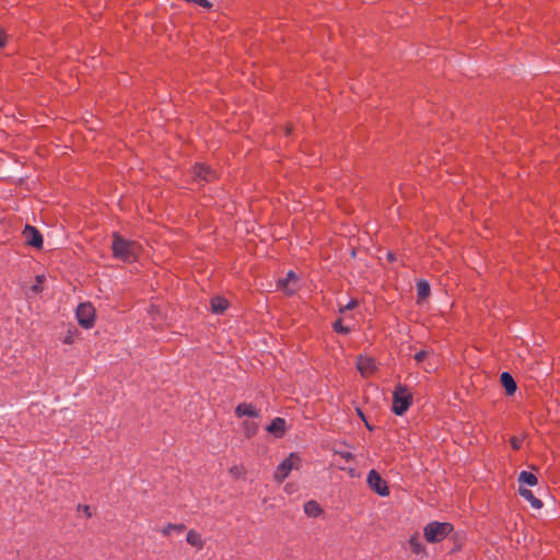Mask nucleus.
Wrapping results in <instances>:
<instances>
[{"label": "nucleus", "mask_w": 560, "mask_h": 560, "mask_svg": "<svg viewBox=\"0 0 560 560\" xmlns=\"http://www.w3.org/2000/svg\"><path fill=\"white\" fill-rule=\"evenodd\" d=\"M140 246L133 242L121 237L118 233L113 235L112 250L113 256L125 262H132L137 258Z\"/></svg>", "instance_id": "nucleus-1"}, {"label": "nucleus", "mask_w": 560, "mask_h": 560, "mask_svg": "<svg viewBox=\"0 0 560 560\" xmlns=\"http://www.w3.org/2000/svg\"><path fill=\"white\" fill-rule=\"evenodd\" d=\"M454 526L448 522H431L423 528L424 539L430 544L440 542L445 539L452 532Z\"/></svg>", "instance_id": "nucleus-2"}, {"label": "nucleus", "mask_w": 560, "mask_h": 560, "mask_svg": "<svg viewBox=\"0 0 560 560\" xmlns=\"http://www.w3.org/2000/svg\"><path fill=\"white\" fill-rule=\"evenodd\" d=\"M412 404V395L408 388L402 385L395 387L393 393V406L392 410L397 416H402Z\"/></svg>", "instance_id": "nucleus-3"}, {"label": "nucleus", "mask_w": 560, "mask_h": 560, "mask_svg": "<svg viewBox=\"0 0 560 560\" xmlns=\"http://www.w3.org/2000/svg\"><path fill=\"white\" fill-rule=\"evenodd\" d=\"M77 319L79 324L85 328H92L95 323V308L92 303H80L77 308Z\"/></svg>", "instance_id": "nucleus-4"}, {"label": "nucleus", "mask_w": 560, "mask_h": 560, "mask_svg": "<svg viewBox=\"0 0 560 560\" xmlns=\"http://www.w3.org/2000/svg\"><path fill=\"white\" fill-rule=\"evenodd\" d=\"M300 465V457L295 453H291L276 469L275 479L282 482L292 469Z\"/></svg>", "instance_id": "nucleus-5"}, {"label": "nucleus", "mask_w": 560, "mask_h": 560, "mask_svg": "<svg viewBox=\"0 0 560 560\" xmlns=\"http://www.w3.org/2000/svg\"><path fill=\"white\" fill-rule=\"evenodd\" d=\"M368 486L371 490L376 492L381 497L389 495V488L386 480L374 469L370 470L366 478Z\"/></svg>", "instance_id": "nucleus-6"}, {"label": "nucleus", "mask_w": 560, "mask_h": 560, "mask_svg": "<svg viewBox=\"0 0 560 560\" xmlns=\"http://www.w3.org/2000/svg\"><path fill=\"white\" fill-rule=\"evenodd\" d=\"M22 234L26 245L37 249L43 247V235L35 226L25 225Z\"/></svg>", "instance_id": "nucleus-7"}, {"label": "nucleus", "mask_w": 560, "mask_h": 560, "mask_svg": "<svg viewBox=\"0 0 560 560\" xmlns=\"http://www.w3.org/2000/svg\"><path fill=\"white\" fill-rule=\"evenodd\" d=\"M357 369L363 377L371 376L376 370L374 359L359 355L357 359Z\"/></svg>", "instance_id": "nucleus-8"}, {"label": "nucleus", "mask_w": 560, "mask_h": 560, "mask_svg": "<svg viewBox=\"0 0 560 560\" xmlns=\"http://www.w3.org/2000/svg\"><path fill=\"white\" fill-rule=\"evenodd\" d=\"M298 276L294 271H289L284 279L279 280L278 285L289 295L295 293L298 287Z\"/></svg>", "instance_id": "nucleus-9"}, {"label": "nucleus", "mask_w": 560, "mask_h": 560, "mask_svg": "<svg viewBox=\"0 0 560 560\" xmlns=\"http://www.w3.org/2000/svg\"><path fill=\"white\" fill-rule=\"evenodd\" d=\"M191 173L196 179L210 182L214 178L213 171L208 165L205 164H196L192 167Z\"/></svg>", "instance_id": "nucleus-10"}, {"label": "nucleus", "mask_w": 560, "mask_h": 560, "mask_svg": "<svg viewBox=\"0 0 560 560\" xmlns=\"http://www.w3.org/2000/svg\"><path fill=\"white\" fill-rule=\"evenodd\" d=\"M267 431L276 438H282L287 432V423L283 418H275L267 427Z\"/></svg>", "instance_id": "nucleus-11"}, {"label": "nucleus", "mask_w": 560, "mask_h": 560, "mask_svg": "<svg viewBox=\"0 0 560 560\" xmlns=\"http://www.w3.org/2000/svg\"><path fill=\"white\" fill-rule=\"evenodd\" d=\"M235 416L237 418H242L244 416H248L252 418H258L259 410L252 404L242 402V404H238L237 407L235 408Z\"/></svg>", "instance_id": "nucleus-12"}, {"label": "nucleus", "mask_w": 560, "mask_h": 560, "mask_svg": "<svg viewBox=\"0 0 560 560\" xmlns=\"http://www.w3.org/2000/svg\"><path fill=\"white\" fill-rule=\"evenodd\" d=\"M186 541H187L188 545H190L191 547L196 548L197 550H201L205 547L203 538L195 529H189L187 532Z\"/></svg>", "instance_id": "nucleus-13"}, {"label": "nucleus", "mask_w": 560, "mask_h": 560, "mask_svg": "<svg viewBox=\"0 0 560 560\" xmlns=\"http://www.w3.org/2000/svg\"><path fill=\"white\" fill-rule=\"evenodd\" d=\"M518 493L526 501H528L534 509L538 510V509H540L542 506V502L534 495L532 490L523 488L522 486H520Z\"/></svg>", "instance_id": "nucleus-14"}, {"label": "nucleus", "mask_w": 560, "mask_h": 560, "mask_svg": "<svg viewBox=\"0 0 560 560\" xmlns=\"http://www.w3.org/2000/svg\"><path fill=\"white\" fill-rule=\"evenodd\" d=\"M500 381L508 395H513L516 392V383L510 373L503 372L501 374Z\"/></svg>", "instance_id": "nucleus-15"}, {"label": "nucleus", "mask_w": 560, "mask_h": 560, "mask_svg": "<svg viewBox=\"0 0 560 560\" xmlns=\"http://www.w3.org/2000/svg\"><path fill=\"white\" fill-rule=\"evenodd\" d=\"M211 311L215 314H222L229 306V302L226 299L222 296H214L210 301Z\"/></svg>", "instance_id": "nucleus-16"}, {"label": "nucleus", "mask_w": 560, "mask_h": 560, "mask_svg": "<svg viewBox=\"0 0 560 560\" xmlns=\"http://www.w3.org/2000/svg\"><path fill=\"white\" fill-rule=\"evenodd\" d=\"M431 293L430 284L425 280H420L417 282V298L418 302L425 301Z\"/></svg>", "instance_id": "nucleus-17"}, {"label": "nucleus", "mask_w": 560, "mask_h": 560, "mask_svg": "<svg viewBox=\"0 0 560 560\" xmlns=\"http://www.w3.org/2000/svg\"><path fill=\"white\" fill-rule=\"evenodd\" d=\"M409 546H410L411 551L416 555H419L422 552L425 553V548L422 545V542L420 541V536H419V533H417V532L411 535V537L409 539Z\"/></svg>", "instance_id": "nucleus-18"}, {"label": "nucleus", "mask_w": 560, "mask_h": 560, "mask_svg": "<svg viewBox=\"0 0 560 560\" xmlns=\"http://www.w3.org/2000/svg\"><path fill=\"white\" fill-rule=\"evenodd\" d=\"M244 434L247 439L253 438L258 432V423L252 420H245L242 424Z\"/></svg>", "instance_id": "nucleus-19"}, {"label": "nucleus", "mask_w": 560, "mask_h": 560, "mask_svg": "<svg viewBox=\"0 0 560 560\" xmlns=\"http://www.w3.org/2000/svg\"><path fill=\"white\" fill-rule=\"evenodd\" d=\"M304 512L308 516L316 517L322 513V509L316 501L311 500L304 504Z\"/></svg>", "instance_id": "nucleus-20"}, {"label": "nucleus", "mask_w": 560, "mask_h": 560, "mask_svg": "<svg viewBox=\"0 0 560 560\" xmlns=\"http://www.w3.org/2000/svg\"><path fill=\"white\" fill-rule=\"evenodd\" d=\"M537 477L533 472L524 470L518 475V482L521 485L524 483L528 486H535L537 485Z\"/></svg>", "instance_id": "nucleus-21"}, {"label": "nucleus", "mask_w": 560, "mask_h": 560, "mask_svg": "<svg viewBox=\"0 0 560 560\" xmlns=\"http://www.w3.org/2000/svg\"><path fill=\"white\" fill-rule=\"evenodd\" d=\"M332 327H334V330H335L336 332H338V334H348V332L350 331V329H349L348 327H345V326L342 325V320H341V318L337 319V320L334 323Z\"/></svg>", "instance_id": "nucleus-22"}, {"label": "nucleus", "mask_w": 560, "mask_h": 560, "mask_svg": "<svg viewBox=\"0 0 560 560\" xmlns=\"http://www.w3.org/2000/svg\"><path fill=\"white\" fill-rule=\"evenodd\" d=\"M45 281V276L44 275H39V276H36V284H34L32 287V291L35 292V293H40L43 291V282Z\"/></svg>", "instance_id": "nucleus-23"}, {"label": "nucleus", "mask_w": 560, "mask_h": 560, "mask_svg": "<svg viewBox=\"0 0 560 560\" xmlns=\"http://www.w3.org/2000/svg\"><path fill=\"white\" fill-rule=\"evenodd\" d=\"M358 305H359L358 300H355V299H351V300L349 301V303H348V304H346L345 306H340L339 312H340V313H343V312H345V311H347V310H353V308H355Z\"/></svg>", "instance_id": "nucleus-24"}, {"label": "nucleus", "mask_w": 560, "mask_h": 560, "mask_svg": "<svg viewBox=\"0 0 560 560\" xmlns=\"http://www.w3.org/2000/svg\"><path fill=\"white\" fill-rule=\"evenodd\" d=\"M523 440L517 436H512L510 439V444L514 451H518L522 447Z\"/></svg>", "instance_id": "nucleus-25"}, {"label": "nucleus", "mask_w": 560, "mask_h": 560, "mask_svg": "<svg viewBox=\"0 0 560 560\" xmlns=\"http://www.w3.org/2000/svg\"><path fill=\"white\" fill-rule=\"evenodd\" d=\"M430 353H431V352H430V351H428V350H421V351H419V352H417V353L415 354V360H416L418 363H420V362H422L424 359H427V358L430 355Z\"/></svg>", "instance_id": "nucleus-26"}, {"label": "nucleus", "mask_w": 560, "mask_h": 560, "mask_svg": "<svg viewBox=\"0 0 560 560\" xmlns=\"http://www.w3.org/2000/svg\"><path fill=\"white\" fill-rule=\"evenodd\" d=\"M186 2L196 3L205 9H210L212 3L208 0H185Z\"/></svg>", "instance_id": "nucleus-27"}, {"label": "nucleus", "mask_w": 560, "mask_h": 560, "mask_svg": "<svg viewBox=\"0 0 560 560\" xmlns=\"http://www.w3.org/2000/svg\"><path fill=\"white\" fill-rule=\"evenodd\" d=\"M357 413H358V416H359V417L364 421V424H365L366 429H368V430H370V431H372V430H373V427L368 422V420H366V418H365V416H364L363 411H362L360 408H358V409H357Z\"/></svg>", "instance_id": "nucleus-28"}, {"label": "nucleus", "mask_w": 560, "mask_h": 560, "mask_svg": "<svg viewBox=\"0 0 560 560\" xmlns=\"http://www.w3.org/2000/svg\"><path fill=\"white\" fill-rule=\"evenodd\" d=\"M173 523H168L165 527H163V529L161 530L162 535L164 537H168L171 536V534L173 533Z\"/></svg>", "instance_id": "nucleus-29"}, {"label": "nucleus", "mask_w": 560, "mask_h": 560, "mask_svg": "<svg viewBox=\"0 0 560 560\" xmlns=\"http://www.w3.org/2000/svg\"><path fill=\"white\" fill-rule=\"evenodd\" d=\"M173 530L178 533V534H182L183 532L186 530V525L180 523V524H173Z\"/></svg>", "instance_id": "nucleus-30"}, {"label": "nucleus", "mask_w": 560, "mask_h": 560, "mask_svg": "<svg viewBox=\"0 0 560 560\" xmlns=\"http://www.w3.org/2000/svg\"><path fill=\"white\" fill-rule=\"evenodd\" d=\"M336 454H339L342 458L347 459V460H352L353 459V454L350 453V452H336Z\"/></svg>", "instance_id": "nucleus-31"}, {"label": "nucleus", "mask_w": 560, "mask_h": 560, "mask_svg": "<svg viewBox=\"0 0 560 560\" xmlns=\"http://www.w3.org/2000/svg\"><path fill=\"white\" fill-rule=\"evenodd\" d=\"M241 467L238 466H234L230 469V474H232L233 476L235 477H238L240 476V472H241Z\"/></svg>", "instance_id": "nucleus-32"}, {"label": "nucleus", "mask_w": 560, "mask_h": 560, "mask_svg": "<svg viewBox=\"0 0 560 560\" xmlns=\"http://www.w3.org/2000/svg\"><path fill=\"white\" fill-rule=\"evenodd\" d=\"M5 45V34L2 28H0V47Z\"/></svg>", "instance_id": "nucleus-33"}, {"label": "nucleus", "mask_w": 560, "mask_h": 560, "mask_svg": "<svg viewBox=\"0 0 560 560\" xmlns=\"http://www.w3.org/2000/svg\"><path fill=\"white\" fill-rule=\"evenodd\" d=\"M292 130H293V125L292 124H288L287 127H285V135L290 136Z\"/></svg>", "instance_id": "nucleus-34"}, {"label": "nucleus", "mask_w": 560, "mask_h": 560, "mask_svg": "<svg viewBox=\"0 0 560 560\" xmlns=\"http://www.w3.org/2000/svg\"><path fill=\"white\" fill-rule=\"evenodd\" d=\"M83 510H84V513L86 514L88 517L92 516V513L90 511V506L89 505H85Z\"/></svg>", "instance_id": "nucleus-35"}, {"label": "nucleus", "mask_w": 560, "mask_h": 560, "mask_svg": "<svg viewBox=\"0 0 560 560\" xmlns=\"http://www.w3.org/2000/svg\"><path fill=\"white\" fill-rule=\"evenodd\" d=\"M72 341H73V340H72V337H71V336H67V337L65 338V340H63V342H65V343H67V345L72 343Z\"/></svg>", "instance_id": "nucleus-36"}]
</instances>
